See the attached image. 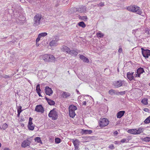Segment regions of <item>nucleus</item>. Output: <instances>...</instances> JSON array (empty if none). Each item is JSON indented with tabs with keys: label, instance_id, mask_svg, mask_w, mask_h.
I'll list each match as a JSON object with an SVG mask.
<instances>
[{
	"label": "nucleus",
	"instance_id": "423d86ee",
	"mask_svg": "<svg viewBox=\"0 0 150 150\" xmlns=\"http://www.w3.org/2000/svg\"><path fill=\"white\" fill-rule=\"evenodd\" d=\"M142 53L143 56L146 58H148L149 56H150V50H144L142 48H141Z\"/></svg>",
	"mask_w": 150,
	"mask_h": 150
},
{
	"label": "nucleus",
	"instance_id": "6ab92c4d",
	"mask_svg": "<svg viewBox=\"0 0 150 150\" xmlns=\"http://www.w3.org/2000/svg\"><path fill=\"white\" fill-rule=\"evenodd\" d=\"M125 112V111H121L119 112L117 114V118H120L124 115Z\"/></svg>",
	"mask_w": 150,
	"mask_h": 150
},
{
	"label": "nucleus",
	"instance_id": "79ce46f5",
	"mask_svg": "<svg viewBox=\"0 0 150 150\" xmlns=\"http://www.w3.org/2000/svg\"><path fill=\"white\" fill-rule=\"evenodd\" d=\"M42 38L40 36L38 35V38H37L36 41V45H37V42H38L40 40V39Z\"/></svg>",
	"mask_w": 150,
	"mask_h": 150
},
{
	"label": "nucleus",
	"instance_id": "052dcab7",
	"mask_svg": "<svg viewBox=\"0 0 150 150\" xmlns=\"http://www.w3.org/2000/svg\"><path fill=\"white\" fill-rule=\"evenodd\" d=\"M39 96H42L40 94V92H39L38 93H37Z\"/></svg>",
	"mask_w": 150,
	"mask_h": 150
},
{
	"label": "nucleus",
	"instance_id": "a211bd4d",
	"mask_svg": "<svg viewBox=\"0 0 150 150\" xmlns=\"http://www.w3.org/2000/svg\"><path fill=\"white\" fill-rule=\"evenodd\" d=\"M48 59L49 60L48 62H53L55 61V58L52 54H49Z\"/></svg>",
	"mask_w": 150,
	"mask_h": 150
},
{
	"label": "nucleus",
	"instance_id": "39448f33",
	"mask_svg": "<svg viewBox=\"0 0 150 150\" xmlns=\"http://www.w3.org/2000/svg\"><path fill=\"white\" fill-rule=\"evenodd\" d=\"M59 40V38L57 36H56L54 39H53L49 43L51 47H56L58 45V42Z\"/></svg>",
	"mask_w": 150,
	"mask_h": 150
},
{
	"label": "nucleus",
	"instance_id": "6e6d98bb",
	"mask_svg": "<svg viewBox=\"0 0 150 150\" xmlns=\"http://www.w3.org/2000/svg\"><path fill=\"white\" fill-rule=\"evenodd\" d=\"M118 52L120 53H121L122 52V48H120L118 50Z\"/></svg>",
	"mask_w": 150,
	"mask_h": 150
},
{
	"label": "nucleus",
	"instance_id": "a18cd8bd",
	"mask_svg": "<svg viewBox=\"0 0 150 150\" xmlns=\"http://www.w3.org/2000/svg\"><path fill=\"white\" fill-rule=\"evenodd\" d=\"M81 19L84 21H86L87 19V17L86 16H83L81 17Z\"/></svg>",
	"mask_w": 150,
	"mask_h": 150
},
{
	"label": "nucleus",
	"instance_id": "4d7b16f0",
	"mask_svg": "<svg viewBox=\"0 0 150 150\" xmlns=\"http://www.w3.org/2000/svg\"><path fill=\"white\" fill-rule=\"evenodd\" d=\"M21 112V111H19L18 110V114H17V116L18 117H19L20 115V114Z\"/></svg>",
	"mask_w": 150,
	"mask_h": 150
},
{
	"label": "nucleus",
	"instance_id": "473e14b6",
	"mask_svg": "<svg viewBox=\"0 0 150 150\" xmlns=\"http://www.w3.org/2000/svg\"><path fill=\"white\" fill-rule=\"evenodd\" d=\"M144 123L146 124H148L150 122V116L147 117L144 121Z\"/></svg>",
	"mask_w": 150,
	"mask_h": 150
},
{
	"label": "nucleus",
	"instance_id": "c03bdc74",
	"mask_svg": "<svg viewBox=\"0 0 150 150\" xmlns=\"http://www.w3.org/2000/svg\"><path fill=\"white\" fill-rule=\"evenodd\" d=\"M108 148L111 149H113L115 148L113 144H111L110 145L108 146Z\"/></svg>",
	"mask_w": 150,
	"mask_h": 150
},
{
	"label": "nucleus",
	"instance_id": "0eeeda50",
	"mask_svg": "<svg viewBox=\"0 0 150 150\" xmlns=\"http://www.w3.org/2000/svg\"><path fill=\"white\" fill-rule=\"evenodd\" d=\"M72 142L74 146L75 150H78L80 143V141L77 139H72Z\"/></svg>",
	"mask_w": 150,
	"mask_h": 150
},
{
	"label": "nucleus",
	"instance_id": "f257e3e1",
	"mask_svg": "<svg viewBox=\"0 0 150 150\" xmlns=\"http://www.w3.org/2000/svg\"><path fill=\"white\" fill-rule=\"evenodd\" d=\"M127 9L129 11L134 12L138 14L142 15V11L140 9V8L137 6H130L128 7Z\"/></svg>",
	"mask_w": 150,
	"mask_h": 150
},
{
	"label": "nucleus",
	"instance_id": "b1692460",
	"mask_svg": "<svg viewBox=\"0 0 150 150\" xmlns=\"http://www.w3.org/2000/svg\"><path fill=\"white\" fill-rule=\"evenodd\" d=\"M141 30L140 28H138L136 30H133L132 31V33L135 36L137 35V34L136 33H139L140 32Z\"/></svg>",
	"mask_w": 150,
	"mask_h": 150
},
{
	"label": "nucleus",
	"instance_id": "7ed1b4c3",
	"mask_svg": "<svg viewBox=\"0 0 150 150\" xmlns=\"http://www.w3.org/2000/svg\"><path fill=\"white\" fill-rule=\"evenodd\" d=\"M48 116L49 117H52L53 120H56L58 117L57 112L53 109L50 111Z\"/></svg>",
	"mask_w": 150,
	"mask_h": 150
},
{
	"label": "nucleus",
	"instance_id": "58836bf2",
	"mask_svg": "<svg viewBox=\"0 0 150 150\" xmlns=\"http://www.w3.org/2000/svg\"><path fill=\"white\" fill-rule=\"evenodd\" d=\"M61 142V139L59 138H57L55 139V142L56 143L58 144Z\"/></svg>",
	"mask_w": 150,
	"mask_h": 150
},
{
	"label": "nucleus",
	"instance_id": "0e129e2a",
	"mask_svg": "<svg viewBox=\"0 0 150 150\" xmlns=\"http://www.w3.org/2000/svg\"><path fill=\"white\" fill-rule=\"evenodd\" d=\"M76 92H77V93H78V94H79V91L78 90H76Z\"/></svg>",
	"mask_w": 150,
	"mask_h": 150
},
{
	"label": "nucleus",
	"instance_id": "49530a36",
	"mask_svg": "<svg viewBox=\"0 0 150 150\" xmlns=\"http://www.w3.org/2000/svg\"><path fill=\"white\" fill-rule=\"evenodd\" d=\"M104 5V3L103 2H100L98 4V6H103Z\"/></svg>",
	"mask_w": 150,
	"mask_h": 150
},
{
	"label": "nucleus",
	"instance_id": "dca6fc26",
	"mask_svg": "<svg viewBox=\"0 0 150 150\" xmlns=\"http://www.w3.org/2000/svg\"><path fill=\"white\" fill-rule=\"evenodd\" d=\"M49 54H45L41 56V58L43 59L45 62H48L49 60L48 59Z\"/></svg>",
	"mask_w": 150,
	"mask_h": 150
},
{
	"label": "nucleus",
	"instance_id": "864d4df0",
	"mask_svg": "<svg viewBox=\"0 0 150 150\" xmlns=\"http://www.w3.org/2000/svg\"><path fill=\"white\" fill-rule=\"evenodd\" d=\"M3 77L7 79L9 78V76L7 75H4Z\"/></svg>",
	"mask_w": 150,
	"mask_h": 150
},
{
	"label": "nucleus",
	"instance_id": "f704fd0d",
	"mask_svg": "<svg viewBox=\"0 0 150 150\" xmlns=\"http://www.w3.org/2000/svg\"><path fill=\"white\" fill-rule=\"evenodd\" d=\"M47 34L46 32L42 33H40L38 35L42 38V37H45L47 35Z\"/></svg>",
	"mask_w": 150,
	"mask_h": 150
},
{
	"label": "nucleus",
	"instance_id": "412c9836",
	"mask_svg": "<svg viewBox=\"0 0 150 150\" xmlns=\"http://www.w3.org/2000/svg\"><path fill=\"white\" fill-rule=\"evenodd\" d=\"M134 72H129L127 74V77L128 79L130 80H132L134 78V76L133 75Z\"/></svg>",
	"mask_w": 150,
	"mask_h": 150
},
{
	"label": "nucleus",
	"instance_id": "774afa93",
	"mask_svg": "<svg viewBox=\"0 0 150 150\" xmlns=\"http://www.w3.org/2000/svg\"><path fill=\"white\" fill-rule=\"evenodd\" d=\"M1 143H0V147H1Z\"/></svg>",
	"mask_w": 150,
	"mask_h": 150
},
{
	"label": "nucleus",
	"instance_id": "a19ab883",
	"mask_svg": "<svg viewBox=\"0 0 150 150\" xmlns=\"http://www.w3.org/2000/svg\"><path fill=\"white\" fill-rule=\"evenodd\" d=\"M7 127L8 125L6 123H5L2 125V128L4 130H5Z\"/></svg>",
	"mask_w": 150,
	"mask_h": 150
},
{
	"label": "nucleus",
	"instance_id": "4be33fe9",
	"mask_svg": "<svg viewBox=\"0 0 150 150\" xmlns=\"http://www.w3.org/2000/svg\"><path fill=\"white\" fill-rule=\"evenodd\" d=\"M45 99L47 101L48 103L50 105H54L55 103L53 100L50 99L47 97H45Z\"/></svg>",
	"mask_w": 150,
	"mask_h": 150
},
{
	"label": "nucleus",
	"instance_id": "bb28decb",
	"mask_svg": "<svg viewBox=\"0 0 150 150\" xmlns=\"http://www.w3.org/2000/svg\"><path fill=\"white\" fill-rule=\"evenodd\" d=\"M69 110H71L72 111H75V110L77 109V108L76 106L73 105H69Z\"/></svg>",
	"mask_w": 150,
	"mask_h": 150
},
{
	"label": "nucleus",
	"instance_id": "f8f14e48",
	"mask_svg": "<svg viewBox=\"0 0 150 150\" xmlns=\"http://www.w3.org/2000/svg\"><path fill=\"white\" fill-rule=\"evenodd\" d=\"M86 10V8L85 6H81L78 8V12L80 13L85 12Z\"/></svg>",
	"mask_w": 150,
	"mask_h": 150
},
{
	"label": "nucleus",
	"instance_id": "1a4fd4ad",
	"mask_svg": "<svg viewBox=\"0 0 150 150\" xmlns=\"http://www.w3.org/2000/svg\"><path fill=\"white\" fill-rule=\"evenodd\" d=\"M33 118L31 117H30L29 120L28 125V128L29 129L31 130H33L34 129V126L33 125V123L32 122V120Z\"/></svg>",
	"mask_w": 150,
	"mask_h": 150
},
{
	"label": "nucleus",
	"instance_id": "a878e982",
	"mask_svg": "<svg viewBox=\"0 0 150 150\" xmlns=\"http://www.w3.org/2000/svg\"><path fill=\"white\" fill-rule=\"evenodd\" d=\"M144 72V71L143 68L140 67L137 69L136 73L141 74H142Z\"/></svg>",
	"mask_w": 150,
	"mask_h": 150
},
{
	"label": "nucleus",
	"instance_id": "e2e57ef3",
	"mask_svg": "<svg viewBox=\"0 0 150 150\" xmlns=\"http://www.w3.org/2000/svg\"><path fill=\"white\" fill-rule=\"evenodd\" d=\"M21 0V1L22 2V3H24V2H25V0Z\"/></svg>",
	"mask_w": 150,
	"mask_h": 150
},
{
	"label": "nucleus",
	"instance_id": "aec40b11",
	"mask_svg": "<svg viewBox=\"0 0 150 150\" xmlns=\"http://www.w3.org/2000/svg\"><path fill=\"white\" fill-rule=\"evenodd\" d=\"M81 132L82 134H90L92 132V131L91 130L82 129Z\"/></svg>",
	"mask_w": 150,
	"mask_h": 150
},
{
	"label": "nucleus",
	"instance_id": "3c124183",
	"mask_svg": "<svg viewBox=\"0 0 150 150\" xmlns=\"http://www.w3.org/2000/svg\"><path fill=\"white\" fill-rule=\"evenodd\" d=\"M145 32L147 34L149 33V29L148 28H146L145 30Z\"/></svg>",
	"mask_w": 150,
	"mask_h": 150
},
{
	"label": "nucleus",
	"instance_id": "680f3d73",
	"mask_svg": "<svg viewBox=\"0 0 150 150\" xmlns=\"http://www.w3.org/2000/svg\"><path fill=\"white\" fill-rule=\"evenodd\" d=\"M4 150H9V149L8 148H5L4 149Z\"/></svg>",
	"mask_w": 150,
	"mask_h": 150
},
{
	"label": "nucleus",
	"instance_id": "f03ea898",
	"mask_svg": "<svg viewBox=\"0 0 150 150\" xmlns=\"http://www.w3.org/2000/svg\"><path fill=\"white\" fill-rule=\"evenodd\" d=\"M42 19V16L40 15L37 14L33 19V25L35 26H37L40 25Z\"/></svg>",
	"mask_w": 150,
	"mask_h": 150
},
{
	"label": "nucleus",
	"instance_id": "cd10ccee",
	"mask_svg": "<svg viewBox=\"0 0 150 150\" xmlns=\"http://www.w3.org/2000/svg\"><path fill=\"white\" fill-rule=\"evenodd\" d=\"M69 115L70 117L73 118L76 115L75 111L69 110Z\"/></svg>",
	"mask_w": 150,
	"mask_h": 150
},
{
	"label": "nucleus",
	"instance_id": "ddd939ff",
	"mask_svg": "<svg viewBox=\"0 0 150 150\" xmlns=\"http://www.w3.org/2000/svg\"><path fill=\"white\" fill-rule=\"evenodd\" d=\"M61 50L63 51L66 52L67 53L69 54L70 50V49L65 46H63L61 48Z\"/></svg>",
	"mask_w": 150,
	"mask_h": 150
},
{
	"label": "nucleus",
	"instance_id": "8fccbe9b",
	"mask_svg": "<svg viewBox=\"0 0 150 150\" xmlns=\"http://www.w3.org/2000/svg\"><path fill=\"white\" fill-rule=\"evenodd\" d=\"M118 134V133L117 131H115L113 132V135L114 136H116Z\"/></svg>",
	"mask_w": 150,
	"mask_h": 150
},
{
	"label": "nucleus",
	"instance_id": "5701e85b",
	"mask_svg": "<svg viewBox=\"0 0 150 150\" xmlns=\"http://www.w3.org/2000/svg\"><path fill=\"white\" fill-rule=\"evenodd\" d=\"M70 95V94L67 92L64 91L62 94V96L63 98H67Z\"/></svg>",
	"mask_w": 150,
	"mask_h": 150
},
{
	"label": "nucleus",
	"instance_id": "72a5a7b5",
	"mask_svg": "<svg viewBox=\"0 0 150 150\" xmlns=\"http://www.w3.org/2000/svg\"><path fill=\"white\" fill-rule=\"evenodd\" d=\"M78 25L79 26L83 28L85 27L86 26L85 24L83 21L79 22L78 23Z\"/></svg>",
	"mask_w": 150,
	"mask_h": 150
},
{
	"label": "nucleus",
	"instance_id": "2eb2a0df",
	"mask_svg": "<svg viewBox=\"0 0 150 150\" xmlns=\"http://www.w3.org/2000/svg\"><path fill=\"white\" fill-rule=\"evenodd\" d=\"M122 81L120 80L115 82L114 83V86L116 88L122 86Z\"/></svg>",
	"mask_w": 150,
	"mask_h": 150
},
{
	"label": "nucleus",
	"instance_id": "37998d69",
	"mask_svg": "<svg viewBox=\"0 0 150 150\" xmlns=\"http://www.w3.org/2000/svg\"><path fill=\"white\" fill-rule=\"evenodd\" d=\"M42 72L41 71H39L38 72V76L41 79H42L43 77H42V76H40L41 75V74H42Z\"/></svg>",
	"mask_w": 150,
	"mask_h": 150
},
{
	"label": "nucleus",
	"instance_id": "7c9ffc66",
	"mask_svg": "<svg viewBox=\"0 0 150 150\" xmlns=\"http://www.w3.org/2000/svg\"><path fill=\"white\" fill-rule=\"evenodd\" d=\"M143 141L145 142H149L150 141V137H146L143 139Z\"/></svg>",
	"mask_w": 150,
	"mask_h": 150
},
{
	"label": "nucleus",
	"instance_id": "13d9d810",
	"mask_svg": "<svg viewBox=\"0 0 150 150\" xmlns=\"http://www.w3.org/2000/svg\"><path fill=\"white\" fill-rule=\"evenodd\" d=\"M137 74H136L135 77H140V74H138V73H137Z\"/></svg>",
	"mask_w": 150,
	"mask_h": 150
},
{
	"label": "nucleus",
	"instance_id": "393cba45",
	"mask_svg": "<svg viewBox=\"0 0 150 150\" xmlns=\"http://www.w3.org/2000/svg\"><path fill=\"white\" fill-rule=\"evenodd\" d=\"M128 132L129 133L132 134H137L136 129H129L128 130Z\"/></svg>",
	"mask_w": 150,
	"mask_h": 150
},
{
	"label": "nucleus",
	"instance_id": "2f4dec72",
	"mask_svg": "<svg viewBox=\"0 0 150 150\" xmlns=\"http://www.w3.org/2000/svg\"><path fill=\"white\" fill-rule=\"evenodd\" d=\"M108 93L110 95L112 96L115 94H117V93H115V91L112 89L109 90L108 91Z\"/></svg>",
	"mask_w": 150,
	"mask_h": 150
},
{
	"label": "nucleus",
	"instance_id": "ea45409f",
	"mask_svg": "<svg viewBox=\"0 0 150 150\" xmlns=\"http://www.w3.org/2000/svg\"><path fill=\"white\" fill-rule=\"evenodd\" d=\"M71 9V12L73 13L75 12L76 11H78V8L74 7L72 8Z\"/></svg>",
	"mask_w": 150,
	"mask_h": 150
},
{
	"label": "nucleus",
	"instance_id": "4c0bfd02",
	"mask_svg": "<svg viewBox=\"0 0 150 150\" xmlns=\"http://www.w3.org/2000/svg\"><path fill=\"white\" fill-rule=\"evenodd\" d=\"M35 141H37L38 143H41V140L40 139V138L39 137H36L35 138Z\"/></svg>",
	"mask_w": 150,
	"mask_h": 150
},
{
	"label": "nucleus",
	"instance_id": "69168bd1",
	"mask_svg": "<svg viewBox=\"0 0 150 150\" xmlns=\"http://www.w3.org/2000/svg\"><path fill=\"white\" fill-rule=\"evenodd\" d=\"M0 129H3L2 128V126H0Z\"/></svg>",
	"mask_w": 150,
	"mask_h": 150
},
{
	"label": "nucleus",
	"instance_id": "6e6552de",
	"mask_svg": "<svg viewBox=\"0 0 150 150\" xmlns=\"http://www.w3.org/2000/svg\"><path fill=\"white\" fill-rule=\"evenodd\" d=\"M35 110L37 112L41 113H43L44 112V109L41 105H37L36 106Z\"/></svg>",
	"mask_w": 150,
	"mask_h": 150
},
{
	"label": "nucleus",
	"instance_id": "603ef678",
	"mask_svg": "<svg viewBox=\"0 0 150 150\" xmlns=\"http://www.w3.org/2000/svg\"><path fill=\"white\" fill-rule=\"evenodd\" d=\"M21 108H22V107L21 106H20L18 108L17 111L18 110H19V111H21L22 112V110H21Z\"/></svg>",
	"mask_w": 150,
	"mask_h": 150
},
{
	"label": "nucleus",
	"instance_id": "c756f323",
	"mask_svg": "<svg viewBox=\"0 0 150 150\" xmlns=\"http://www.w3.org/2000/svg\"><path fill=\"white\" fill-rule=\"evenodd\" d=\"M141 102L144 105H147L148 104V99L147 98H144L142 100Z\"/></svg>",
	"mask_w": 150,
	"mask_h": 150
},
{
	"label": "nucleus",
	"instance_id": "5fc2aeb1",
	"mask_svg": "<svg viewBox=\"0 0 150 150\" xmlns=\"http://www.w3.org/2000/svg\"><path fill=\"white\" fill-rule=\"evenodd\" d=\"M144 110L145 112H148L149 111V110L147 108H144Z\"/></svg>",
	"mask_w": 150,
	"mask_h": 150
},
{
	"label": "nucleus",
	"instance_id": "f3484780",
	"mask_svg": "<svg viewBox=\"0 0 150 150\" xmlns=\"http://www.w3.org/2000/svg\"><path fill=\"white\" fill-rule=\"evenodd\" d=\"M79 57L81 59L83 60V61L85 62L88 63L89 62L88 59L83 55H80Z\"/></svg>",
	"mask_w": 150,
	"mask_h": 150
},
{
	"label": "nucleus",
	"instance_id": "4468645a",
	"mask_svg": "<svg viewBox=\"0 0 150 150\" xmlns=\"http://www.w3.org/2000/svg\"><path fill=\"white\" fill-rule=\"evenodd\" d=\"M77 51L78 50L76 49L74 50H70L69 54L73 56H76L78 53Z\"/></svg>",
	"mask_w": 150,
	"mask_h": 150
},
{
	"label": "nucleus",
	"instance_id": "de8ad7c7",
	"mask_svg": "<svg viewBox=\"0 0 150 150\" xmlns=\"http://www.w3.org/2000/svg\"><path fill=\"white\" fill-rule=\"evenodd\" d=\"M120 142L122 143H125V142H127V141L125 139H123L121 140Z\"/></svg>",
	"mask_w": 150,
	"mask_h": 150
},
{
	"label": "nucleus",
	"instance_id": "c85d7f7f",
	"mask_svg": "<svg viewBox=\"0 0 150 150\" xmlns=\"http://www.w3.org/2000/svg\"><path fill=\"white\" fill-rule=\"evenodd\" d=\"M144 130V128L142 127H140L138 129H136L137 134H139L140 133L143 132Z\"/></svg>",
	"mask_w": 150,
	"mask_h": 150
},
{
	"label": "nucleus",
	"instance_id": "bf43d9fd",
	"mask_svg": "<svg viewBox=\"0 0 150 150\" xmlns=\"http://www.w3.org/2000/svg\"><path fill=\"white\" fill-rule=\"evenodd\" d=\"M86 101H83L82 102V105H86Z\"/></svg>",
	"mask_w": 150,
	"mask_h": 150
},
{
	"label": "nucleus",
	"instance_id": "338daca9",
	"mask_svg": "<svg viewBox=\"0 0 150 150\" xmlns=\"http://www.w3.org/2000/svg\"><path fill=\"white\" fill-rule=\"evenodd\" d=\"M39 45V44H38V43H37V45H36L37 46H38Z\"/></svg>",
	"mask_w": 150,
	"mask_h": 150
},
{
	"label": "nucleus",
	"instance_id": "9d476101",
	"mask_svg": "<svg viewBox=\"0 0 150 150\" xmlns=\"http://www.w3.org/2000/svg\"><path fill=\"white\" fill-rule=\"evenodd\" d=\"M31 143V142L28 139L24 141L21 144V146L23 148H25L29 146Z\"/></svg>",
	"mask_w": 150,
	"mask_h": 150
},
{
	"label": "nucleus",
	"instance_id": "20e7f679",
	"mask_svg": "<svg viewBox=\"0 0 150 150\" xmlns=\"http://www.w3.org/2000/svg\"><path fill=\"white\" fill-rule=\"evenodd\" d=\"M109 123V121L108 119L105 118L100 119L99 122L100 127H103L107 125Z\"/></svg>",
	"mask_w": 150,
	"mask_h": 150
},
{
	"label": "nucleus",
	"instance_id": "9b49d317",
	"mask_svg": "<svg viewBox=\"0 0 150 150\" xmlns=\"http://www.w3.org/2000/svg\"><path fill=\"white\" fill-rule=\"evenodd\" d=\"M45 92L47 95L50 96L53 93V91L51 88L49 87L46 86L45 87Z\"/></svg>",
	"mask_w": 150,
	"mask_h": 150
},
{
	"label": "nucleus",
	"instance_id": "e433bc0d",
	"mask_svg": "<svg viewBox=\"0 0 150 150\" xmlns=\"http://www.w3.org/2000/svg\"><path fill=\"white\" fill-rule=\"evenodd\" d=\"M96 34L98 37L100 38H102L104 36V34L103 33H101L100 32L97 33Z\"/></svg>",
	"mask_w": 150,
	"mask_h": 150
},
{
	"label": "nucleus",
	"instance_id": "09e8293b",
	"mask_svg": "<svg viewBox=\"0 0 150 150\" xmlns=\"http://www.w3.org/2000/svg\"><path fill=\"white\" fill-rule=\"evenodd\" d=\"M119 93L121 95H124L125 94V91H121V92H119Z\"/></svg>",
	"mask_w": 150,
	"mask_h": 150
},
{
	"label": "nucleus",
	"instance_id": "c9c22d12",
	"mask_svg": "<svg viewBox=\"0 0 150 150\" xmlns=\"http://www.w3.org/2000/svg\"><path fill=\"white\" fill-rule=\"evenodd\" d=\"M36 90L37 93H38L39 92L41 91V90L40 88V84H38L37 85Z\"/></svg>",
	"mask_w": 150,
	"mask_h": 150
}]
</instances>
